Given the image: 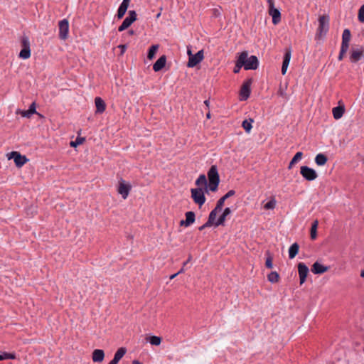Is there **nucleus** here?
<instances>
[{
  "instance_id": "obj_20",
  "label": "nucleus",
  "mask_w": 364,
  "mask_h": 364,
  "mask_svg": "<svg viewBox=\"0 0 364 364\" xmlns=\"http://www.w3.org/2000/svg\"><path fill=\"white\" fill-rule=\"evenodd\" d=\"M166 63V55H161L153 65V70L155 72L160 71L162 68H164Z\"/></svg>"
},
{
  "instance_id": "obj_51",
  "label": "nucleus",
  "mask_w": 364,
  "mask_h": 364,
  "mask_svg": "<svg viewBox=\"0 0 364 364\" xmlns=\"http://www.w3.org/2000/svg\"><path fill=\"white\" fill-rule=\"evenodd\" d=\"M204 104L208 107H209V104H210V101L208 100H206L204 101Z\"/></svg>"
},
{
  "instance_id": "obj_34",
  "label": "nucleus",
  "mask_w": 364,
  "mask_h": 364,
  "mask_svg": "<svg viewBox=\"0 0 364 364\" xmlns=\"http://www.w3.org/2000/svg\"><path fill=\"white\" fill-rule=\"evenodd\" d=\"M267 279L269 282L276 283L279 280V275L277 272H272L267 275Z\"/></svg>"
},
{
  "instance_id": "obj_22",
  "label": "nucleus",
  "mask_w": 364,
  "mask_h": 364,
  "mask_svg": "<svg viewBox=\"0 0 364 364\" xmlns=\"http://www.w3.org/2000/svg\"><path fill=\"white\" fill-rule=\"evenodd\" d=\"M19 112L21 113V116L23 117H27L29 118L32 114L37 113L36 112V105L35 102H32L31 105L29 106L28 109L27 110H20Z\"/></svg>"
},
{
  "instance_id": "obj_4",
  "label": "nucleus",
  "mask_w": 364,
  "mask_h": 364,
  "mask_svg": "<svg viewBox=\"0 0 364 364\" xmlns=\"http://www.w3.org/2000/svg\"><path fill=\"white\" fill-rule=\"evenodd\" d=\"M240 54H245V64H243L245 70H256L258 68L259 60L255 55H250L249 57L247 51H243Z\"/></svg>"
},
{
  "instance_id": "obj_33",
  "label": "nucleus",
  "mask_w": 364,
  "mask_h": 364,
  "mask_svg": "<svg viewBox=\"0 0 364 364\" xmlns=\"http://www.w3.org/2000/svg\"><path fill=\"white\" fill-rule=\"evenodd\" d=\"M159 46L158 44H156V45H153L151 46L149 49V51H148V54H147V58L149 59V60H151L153 59V58L154 57L156 51L158 50L159 49Z\"/></svg>"
},
{
  "instance_id": "obj_6",
  "label": "nucleus",
  "mask_w": 364,
  "mask_h": 364,
  "mask_svg": "<svg viewBox=\"0 0 364 364\" xmlns=\"http://www.w3.org/2000/svg\"><path fill=\"white\" fill-rule=\"evenodd\" d=\"M268 3V12L272 17V23L274 25L278 24L281 21V13L279 9L274 8V0H267Z\"/></svg>"
},
{
  "instance_id": "obj_35",
  "label": "nucleus",
  "mask_w": 364,
  "mask_h": 364,
  "mask_svg": "<svg viewBox=\"0 0 364 364\" xmlns=\"http://www.w3.org/2000/svg\"><path fill=\"white\" fill-rule=\"evenodd\" d=\"M149 342L151 345L159 346L161 342V338L159 336H152L149 338Z\"/></svg>"
},
{
  "instance_id": "obj_54",
  "label": "nucleus",
  "mask_w": 364,
  "mask_h": 364,
  "mask_svg": "<svg viewBox=\"0 0 364 364\" xmlns=\"http://www.w3.org/2000/svg\"><path fill=\"white\" fill-rule=\"evenodd\" d=\"M222 198H223L225 200H226L228 198V193L225 194Z\"/></svg>"
},
{
  "instance_id": "obj_12",
  "label": "nucleus",
  "mask_w": 364,
  "mask_h": 364,
  "mask_svg": "<svg viewBox=\"0 0 364 364\" xmlns=\"http://www.w3.org/2000/svg\"><path fill=\"white\" fill-rule=\"evenodd\" d=\"M59 38L61 40H66L68 38L69 33V22L67 19L64 18L59 21Z\"/></svg>"
},
{
  "instance_id": "obj_42",
  "label": "nucleus",
  "mask_w": 364,
  "mask_h": 364,
  "mask_svg": "<svg viewBox=\"0 0 364 364\" xmlns=\"http://www.w3.org/2000/svg\"><path fill=\"white\" fill-rule=\"evenodd\" d=\"M126 11H127L126 10H124V9H122L121 7L119 6L118 10H117V18L120 19V18H123Z\"/></svg>"
},
{
  "instance_id": "obj_57",
  "label": "nucleus",
  "mask_w": 364,
  "mask_h": 364,
  "mask_svg": "<svg viewBox=\"0 0 364 364\" xmlns=\"http://www.w3.org/2000/svg\"><path fill=\"white\" fill-rule=\"evenodd\" d=\"M122 2L129 4L130 0H123Z\"/></svg>"
},
{
  "instance_id": "obj_10",
  "label": "nucleus",
  "mask_w": 364,
  "mask_h": 364,
  "mask_svg": "<svg viewBox=\"0 0 364 364\" xmlns=\"http://www.w3.org/2000/svg\"><path fill=\"white\" fill-rule=\"evenodd\" d=\"M300 173L306 180L309 181H314L318 177L316 171L306 166H301Z\"/></svg>"
},
{
  "instance_id": "obj_27",
  "label": "nucleus",
  "mask_w": 364,
  "mask_h": 364,
  "mask_svg": "<svg viewBox=\"0 0 364 364\" xmlns=\"http://www.w3.org/2000/svg\"><path fill=\"white\" fill-rule=\"evenodd\" d=\"M328 158L323 154H318L315 157V163L318 166H323L326 164Z\"/></svg>"
},
{
  "instance_id": "obj_7",
  "label": "nucleus",
  "mask_w": 364,
  "mask_h": 364,
  "mask_svg": "<svg viewBox=\"0 0 364 364\" xmlns=\"http://www.w3.org/2000/svg\"><path fill=\"white\" fill-rule=\"evenodd\" d=\"M137 14L135 11L130 10L128 12V16H127L123 21L122 23L119 26L118 31L122 32L128 28L136 20Z\"/></svg>"
},
{
  "instance_id": "obj_55",
  "label": "nucleus",
  "mask_w": 364,
  "mask_h": 364,
  "mask_svg": "<svg viewBox=\"0 0 364 364\" xmlns=\"http://www.w3.org/2000/svg\"><path fill=\"white\" fill-rule=\"evenodd\" d=\"M129 35H134V30H129Z\"/></svg>"
},
{
  "instance_id": "obj_3",
  "label": "nucleus",
  "mask_w": 364,
  "mask_h": 364,
  "mask_svg": "<svg viewBox=\"0 0 364 364\" xmlns=\"http://www.w3.org/2000/svg\"><path fill=\"white\" fill-rule=\"evenodd\" d=\"M205 191L201 187L191 188V198L194 203L198 204L199 206H201L205 202Z\"/></svg>"
},
{
  "instance_id": "obj_14",
  "label": "nucleus",
  "mask_w": 364,
  "mask_h": 364,
  "mask_svg": "<svg viewBox=\"0 0 364 364\" xmlns=\"http://www.w3.org/2000/svg\"><path fill=\"white\" fill-rule=\"evenodd\" d=\"M11 158L14 159V163L18 167H21L28 161V159L25 156L21 155L17 151H12L11 153Z\"/></svg>"
},
{
  "instance_id": "obj_8",
  "label": "nucleus",
  "mask_w": 364,
  "mask_h": 364,
  "mask_svg": "<svg viewBox=\"0 0 364 364\" xmlns=\"http://www.w3.org/2000/svg\"><path fill=\"white\" fill-rule=\"evenodd\" d=\"M329 18L328 16H321L318 18V28L317 30V36L321 37L325 35L328 31Z\"/></svg>"
},
{
  "instance_id": "obj_25",
  "label": "nucleus",
  "mask_w": 364,
  "mask_h": 364,
  "mask_svg": "<svg viewBox=\"0 0 364 364\" xmlns=\"http://www.w3.org/2000/svg\"><path fill=\"white\" fill-rule=\"evenodd\" d=\"M245 57V54H240L239 55L238 58L236 62V65L233 69V72L235 73H239L240 70V68L243 66V64H245V63H244Z\"/></svg>"
},
{
  "instance_id": "obj_36",
  "label": "nucleus",
  "mask_w": 364,
  "mask_h": 364,
  "mask_svg": "<svg viewBox=\"0 0 364 364\" xmlns=\"http://www.w3.org/2000/svg\"><path fill=\"white\" fill-rule=\"evenodd\" d=\"M85 140V138L77 136L75 141H70V146L77 147L78 145L82 144Z\"/></svg>"
},
{
  "instance_id": "obj_40",
  "label": "nucleus",
  "mask_w": 364,
  "mask_h": 364,
  "mask_svg": "<svg viewBox=\"0 0 364 364\" xmlns=\"http://www.w3.org/2000/svg\"><path fill=\"white\" fill-rule=\"evenodd\" d=\"M265 266L268 269H272L273 267L272 257L270 255H269L266 259Z\"/></svg>"
},
{
  "instance_id": "obj_49",
  "label": "nucleus",
  "mask_w": 364,
  "mask_h": 364,
  "mask_svg": "<svg viewBox=\"0 0 364 364\" xmlns=\"http://www.w3.org/2000/svg\"><path fill=\"white\" fill-rule=\"evenodd\" d=\"M191 255H189L188 259H186V261L183 262V266L186 265L191 260Z\"/></svg>"
},
{
  "instance_id": "obj_26",
  "label": "nucleus",
  "mask_w": 364,
  "mask_h": 364,
  "mask_svg": "<svg viewBox=\"0 0 364 364\" xmlns=\"http://www.w3.org/2000/svg\"><path fill=\"white\" fill-rule=\"evenodd\" d=\"M299 250V245L295 242L292 244L289 249V257L293 259L298 254Z\"/></svg>"
},
{
  "instance_id": "obj_53",
  "label": "nucleus",
  "mask_w": 364,
  "mask_h": 364,
  "mask_svg": "<svg viewBox=\"0 0 364 364\" xmlns=\"http://www.w3.org/2000/svg\"><path fill=\"white\" fill-rule=\"evenodd\" d=\"M234 194H235V191H229V197H230L231 196H232Z\"/></svg>"
},
{
  "instance_id": "obj_31",
  "label": "nucleus",
  "mask_w": 364,
  "mask_h": 364,
  "mask_svg": "<svg viewBox=\"0 0 364 364\" xmlns=\"http://www.w3.org/2000/svg\"><path fill=\"white\" fill-rule=\"evenodd\" d=\"M127 349L124 347L119 348L115 353L113 359L119 363L122 358L125 355Z\"/></svg>"
},
{
  "instance_id": "obj_23",
  "label": "nucleus",
  "mask_w": 364,
  "mask_h": 364,
  "mask_svg": "<svg viewBox=\"0 0 364 364\" xmlns=\"http://www.w3.org/2000/svg\"><path fill=\"white\" fill-rule=\"evenodd\" d=\"M105 353L103 350L101 349H95L92 352V360L95 363H100L104 360Z\"/></svg>"
},
{
  "instance_id": "obj_32",
  "label": "nucleus",
  "mask_w": 364,
  "mask_h": 364,
  "mask_svg": "<svg viewBox=\"0 0 364 364\" xmlns=\"http://www.w3.org/2000/svg\"><path fill=\"white\" fill-rule=\"evenodd\" d=\"M254 120L252 119H245L242 123V127L245 130L246 132L250 133L252 126V124L253 123Z\"/></svg>"
},
{
  "instance_id": "obj_17",
  "label": "nucleus",
  "mask_w": 364,
  "mask_h": 364,
  "mask_svg": "<svg viewBox=\"0 0 364 364\" xmlns=\"http://www.w3.org/2000/svg\"><path fill=\"white\" fill-rule=\"evenodd\" d=\"M291 52L290 49H287L284 53L282 66V74L284 75L287 73L289 62L291 60Z\"/></svg>"
},
{
  "instance_id": "obj_15",
  "label": "nucleus",
  "mask_w": 364,
  "mask_h": 364,
  "mask_svg": "<svg viewBox=\"0 0 364 364\" xmlns=\"http://www.w3.org/2000/svg\"><path fill=\"white\" fill-rule=\"evenodd\" d=\"M298 272L300 279V284H303L306 279V277L309 273L308 267L303 262H300L298 264Z\"/></svg>"
},
{
  "instance_id": "obj_1",
  "label": "nucleus",
  "mask_w": 364,
  "mask_h": 364,
  "mask_svg": "<svg viewBox=\"0 0 364 364\" xmlns=\"http://www.w3.org/2000/svg\"><path fill=\"white\" fill-rule=\"evenodd\" d=\"M208 183L206 176L200 174L196 179L195 183L198 187H201L206 193L208 191H215L219 184V174L216 166H212L208 171Z\"/></svg>"
},
{
  "instance_id": "obj_19",
  "label": "nucleus",
  "mask_w": 364,
  "mask_h": 364,
  "mask_svg": "<svg viewBox=\"0 0 364 364\" xmlns=\"http://www.w3.org/2000/svg\"><path fill=\"white\" fill-rule=\"evenodd\" d=\"M328 270V267L323 266L318 262H316L311 268V271L314 274H321Z\"/></svg>"
},
{
  "instance_id": "obj_44",
  "label": "nucleus",
  "mask_w": 364,
  "mask_h": 364,
  "mask_svg": "<svg viewBox=\"0 0 364 364\" xmlns=\"http://www.w3.org/2000/svg\"><path fill=\"white\" fill-rule=\"evenodd\" d=\"M118 48L120 49L121 55H123L126 51L127 46V45L121 44L118 46Z\"/></svg>"
},
{
  "instance_id": "obj_38",
  "label": "nucleus",
  "mask_w": 364,
  "mask_h": 364,
  "mask_svg": "<svg viewBox=\"0 0 364 364\" xmlns=\"http://www.w3.org/2000/svg\"><path fill=\"white\" fill-rule=\"evenodd\" d=\"M358 18L360 22L364 23V5L359 9Z\"/></svg>"
},
{
  "instance_id": "obj_29",
  "label": "nucleus",
  "mask_w": 364,
  "mask_h": 364,
  "mask_svg": "<svg viewBox=\"0 0 364 364\" xmlns=\"http://www.w3.org/2000/svg\"><path fill=\"white\" fill-rule=\"evenodd\" d=\"M344 108L343 107H336L333 108V115L336 119H338L342 117L344 113Z\"/></svg>"
},
{
  "instance_id": "obj_46",
  "label": "nucleus",
  "mask_w": 364,
  "mask_h": 364,
  "mask_svg": "<svg viewBox=\"0 0 364 364\" xmlns=\"http://www.w3.org/2000/svg\"><path fill=\"white\" fill-rule=\"evenodd\" d=\"M128 6H129V4L124 3V2H122L121 4L119 5V7H121L122 9H124L126 11L127 10Z\"/></svg>"
},
{
  "instance_id": "obj_21",
  "label": "nucleus",
  "mask_w": 364,
  "mask_h": 364,
  "mask_svg": "<svg viewBox=\"0 0 364 364\" xmlns=\"http://www.w3.org/2000/svg\"><path fill=\"white\" fill-rule=\"evenodd\" d=\"M95 103L96 107V113L102 114L106 109V104L105 101L100 97H97L95 99Z\"/></svg>"
},
{
  "instance_id": "obj_16",
  "label": "nucleus",
  "mask_w": 364,
  "mask_h": 364,
  "mask_svg": "<svg viewBox=\"0 0 364 364\" xmlns=\"http://www.w3.org/2000/svg\"><path fill=\"white\" fill-rule=\"evenodd\" d=\"M196 215L193 211H188L186 213V220H181L180 225L188 227L195 222Z\"/></svg>"
},
{
  "instance_id": "obj_28",
  "label": "nucleus",
  "mask_w": 364,
  "mask_h": 364,
  "mask_svg": "<svg viewBox=\"0 0 364 364\" xmlns=\"http://www.w3.org/2000/svg\"><path fill=\"white\" fill-rule=\"evenodd\" d=\"M318 225V221L315 220L312 224L310 230V236L311 240H315L317 237V229Z\"/></svg>"
},
{
  "instance_id": "obj_11",
  "label": "nucleus",
  "mask_w": 364,
  "mask_h": 364,
  "mask_svg": "<svg viewBox=\"0 0 364 364\" xmlns=\"http://www.w3.org/2000/svg\"><path fill=\"white\" fill-rule=\"evenodd\" d=\"M189 55L188 67L193 68L203 59V50H200L198 51L195 55H193L190 50H188Z\"/></svg>"
},
{
  "instance_id": "obj_24",
  "label": "nucleus",
  "mask_w": 364,
  "mask_h": 364,
  "mask_svg": "<svg viewBox=\"0 0 364 364\" xmlns=\"http://www.w3.org/2000/svg\"><path fill=\"white\" fill-rule=\"evenodd\" d=\"M350 40V32L348 29H345L342 35V43L341 46L345 47L349 46V42Z\"/></svg>"
},
{
  "instance_id": "obj_59",
  "label": "nucleus",
  "mask_w": 364,
  "mask_h": 364,
  "mask_svg": "<svg viewBox=\"0 0 364 364\" xmlns=\"http://www.w3.org/2000/svg\"><path fill=\"white\" fill-rule=\"evenodd\" d=\"M160 16H161V13H159V14L156 15V18H159Z\"/></svg>"
},
{
  "instance_id": "obj_30",
  "label": "nucleus",
  "mask_w": 364,
  "mask_h": 364,
  "mask_svg": "<svg viewBox=\"0 0 364 364\" xmlns=\"http://www.w3.org/2000/svg\"><path fill=\"white\" fill-rule=\"evenodd\" d=\"M302 156H303V153L302 152H301V151L297 152L294 156L292 159L291 160V161H290V163L289 164L288 168L291 169L294 164H296L297 162H299L302 159Z\"/></svg>"
},
{
  "instance_id": "obj_2",
  "label": "nucleus",
  "mask_w": 364,
  "mask_h": 364,
  "mask_svg": "<svg viewBox=\"0 0 364 364\" xmlns=\"http://www.w3.org/2000/svg\"><path fill=\"white\" fill-rule=\"evenodd\" d=\"M220 211L214 208L209 214L208 224H212L215 227H218L220 225H224L226 217L228 216V208L223 210V213L216 219L217 215Z\"/></svg>"
},
{
  "instance_id": "obj_37",
  "label": "nucleus",
  "mask_w": 364,
  "mask_h": 364,
  "mask_svg": "<svg viewBox=\"0 0 364 364\" xmlns=\"http://www.w3.org/2000/svg\"><path fill=\"white\" fill-rule=\"evenodd\" d=\"M276 205V201L274 199H272L268 201L264 206L266 210L274 209Z\"/></svg>"
},
{
  "instance_id": "obj_58",
  "label": "nucleus",
  "mask_w": 364,
  "mask_h": 364,
  "mask_svg": "<svg viewBox=\"0 0 364 364\" xmlns=\"http://www.w3.org/2000/svg\"><path fill=\"white\" fill-rule=\"evenodd\" d=\"M206 117H207L208 119L210 118V112L207 113Z\"/></svg>"
},
{
  "instance_id": "obj_18",
  "label": "nucleus",
  "mask_w": 364,
  "mask_h": 364,
  "mask_svg": "<svg viewBox=\"0 0 364 364\" xmlns=\"http://www.w3.org/2000/svg\"><path fill=\"white\" fill-rule=\"evenodd\" d=\"M364 48H356L351 50L350 59L353 63H357L363 56Z\"/></svg>"
},
{
  "instance_id": "obj_9",
  "label": "nucleus",
  "mask_w": 364,
  "mask_h": 364,
  "mask_svg": "<svg viewBox=\"0 0 364 364\" xmlns=\"http://www.w3.org/2000/svg\"><path fill=\"white\" fill-rule=\"evenodd\" d=\"M131 190L132 186L130 183H127L124 179L120 178L117 187V192L122 196L123 199H126L128 197Z\"/></svg>"
},
{
  "instance_id": "obj_39",
  "label": "nucleus",
  "mask_w": 364,
  "mask_h": 364,
  "mask_svg": "<svg viewBox=\"0 0 364 364\" xmlns=\"http://www.w3.org/2000/svg\"><path fill=\"white\" fill-rule=\"evenodd\" d=\"M348 49V47H345V46H341V50H340V53H339V55H338V60H342L343 58V56L344 55L346 54V53L347 52Z\"/></svg>"
},
{
  "instance_id": "obj_52",
  "label": "nucleus",
  "mask_w": 364,
  "mask_h": 364,
  "mask_svg": "<svg viewBox=\"0 0 364 364\" xmlns=\"http://www.w3.org/2000/svg\"><path fill=\"white\" fill-rule=\"evenodd\" d=\"M132 364H142V363L141 362H139V360H133Z\"/></svg>"
},
{
  "instance_id": "obj_5",
  "label": "nucleus",
  "mask_w": 364,
  "mask_h": 364,
  "mask_svg": "<svg viewBox=\"0 0 364 364\" xmlns=\"http://www.w3.org/2000/svg\"><path fill=\"white\" fill-rule=\"evenodd\" d=\"M21 43L22 49L19 53L18 57L23 60L29 58L31 56V48L28 37L26 36H22Z\"/></svg>"
},
{
  "instance_id": "obj_43",
  "label": "nucleus",
  "mask_w": 364,
  "mask_h": 364,
  "mask_svg": "<svg viewBox=\"0 0 364 364\" xmlns=\"http://www.w3.org/2000/svg\"><path fill=\"white\" fill-rule=\"evenodd\" d=\"M6 360H8V359L14 360V359H16V355L15 353L6 352Z\"/></svg>"
},
{
  "instance_id": "obj_41",
  "label": "nucleus",
  "mask_w": 364,
  "mask_h": 364,
  "mask_svg": "<svg viewBox=\"0 0 364 364\" xmlns=\"http://www.w3.org/2000/svg\"><path fill=\"white\" fill-rule=\"evenodd\" d=\"M224 202H225V200L223 198H220L218 200L216 206H215V208L216 210H218L221 211L222 208H223V204H224Z\"/></svg>"
},
{
  "instance_id": "obj_50",
  "label": "nucleus",
  "mask_w": 364,
  "mask_h": 364,
  "mask_svg": "<svg viewBox=\"0 0 364 364\" xmlns=\"http://www.w3.org/2000/svg\"><path fill=\"white\" fill-rule=\"evenodd\" d=\"M118 362L116 361L115 360L112 359L109 363V364H117Z\"/></svg>"
},
{
  "instance_id": "obj_48",
  "label": "nucleus",
  "mask_w": 364,
  "mask_h": 364,
  "mask_svg": "<svg viewBox=\"0 0 364 364\" xmlns=\"http://www.w3.org/2000/svg\"><path fill=\"white\" fill-rule=\"evenodd\" d=\"M183 272V269L181 268L177 273L174 274H172L171 277H170V279H174L178 274L182 273Z\"/></svg>"
},
{
  "instance_id": "obj_13",
  "label": "nucleus",
  "mask_w": 364,
  "mask_h": 364,
  "mask_svg": "<svg viewBox=\"0 0 364 364\" xmlns=\"http://www.w3.org/2000/svg\"><path fill=\"white\" fill-rule=\"evenodd\" d=\"M251 84V79L246 80L242 84L240 91V97L241 100H246L250 97Z\"/></svg>"
},
{
  "instance_id": "obj_45",
  "label": "nucleus",
  "mask_w": 364,
  "mask_h": 364,
  "mask_svg": "<svg viewBox=\"0 0 364 364\" xmlns=\"http://www.w3.org/2000/svg\"><path fill=\"white\" fill-rule=\"evenodd\" d=\"M212 225H213L212 224H208V220L205 224H203L202 226H200L199 228V230H203L204 228H205L207 227L212 226Z\"/></svg>"
},
{
  "instance_id": "obj_56",
  "label": "nucleus",
  "mask_w": 364,
  "mask_h": 364,
  "mask_svg": "<svg viewBox=\"0 0 364 364\" xmlns=\"http://www.w3.org/2000/svg\"><path fill=\"white\" fill-rule=\"evenodd\" d=\"M360 277L364 278V269L361 271L360 272Z\"/></svg>"
},
{
  "instance_id": "obj_47",
  "label": "nucleus",
  "mask_w": 364,
  "mask_h": 364,
  "mask_svg": "<svg viewBox=\"0 0 364 364\" xmlns=\"http://www.w3.org/2000/svg\"><path fill=\"white\" fill-rule=\"evenodd\" d=\"M4 360H6V351L1 352L0 353V361Z\"/></svg>"
}]
</instances>
